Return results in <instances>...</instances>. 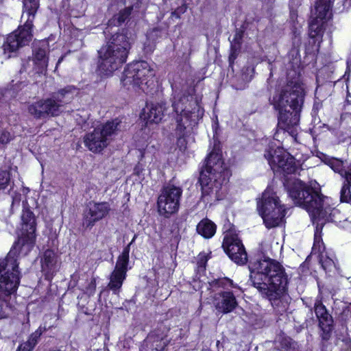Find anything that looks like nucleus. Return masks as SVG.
Listing matches in <instances>:
<instances>
[{"mask_svg":"<svg viewBox=\"0 0 351 351\" xmlns=\"http://www.w3.org/2000/svg\"><path fill=\"white\" fill-rule=\"evenodd\" d=\"M250 268L254 287L271 302L278 312H285L288 307L285 293L288 278L283 266L274 259L264 258L252 263Z\"/></svg>","mask_w":351,"mask_h":351,"instance_id":"1","label":"nucleus"},{"mask_svg":"<svg viewBox=\"0 0 351 351\" xmlns=\"http://www.w3.org/2000/svg\"><path fill=\"white\" fill-rule=\"evenodd\" d=\"M289 193L294 203L306 209L313 223H316L313 251L318 247V251L321 252L319 232L326 222L332 220L335 210L330 204V199L322 195L319 188L310 186L300 180L293 182Z\"/></svg>","mask_w":351,"mask_h":351,"instance_id":"2","label":"nucleus"},{"mask_svg":"<svg viewBox=\"0 0 351 351\" xmlns=\"http://www.w3.org/2000/svg\"><path fill=\"white\" fill-rule=\"evenodd\" d=\"M304 95L302 85L298 82H290L270 100L274 108L279 110L278 127L287 131L295 139Z\"/></svg>","mask_w":351,"mask_h":351,"instance_id":"3","label":"nucleus"},{"mask_svg":"<svg viewBox=\"0 0 351 351\" xmlns=\"http://www.w3.org/2000/svg\"><path fill=\"white\" fill-rule=\"evenodd\" d=\"M133 42L132 35L124 30L112 35L98 51L99 72L108 76L117 70L126 62Z\"/></svg>","mask_w":351,"mask_h":351,"instance_id":"4","label":"nucleus"},{"mask_svg":"<svg viewBox=\"0 0 351 351\" xmlns=\"http://www.w3.org/2000/svg\"><path fill=\"white\" fill-rule=\"evenodd\" d=\"M200 101L199 97L190 92H175L172 108L176 113V131L180 136H183L187 128L196 125L202 118L204 110Z\"/></svg>","mask_w":351,"mask_h":351,"instance_id":"5","label":"nucleus"},{"mask_svg":"<svg viewBox=\"0 0 351 351\" xmlns=\"http://www.w3.org/2000/svg\"><path fill=\"white\" fill-rule=\"evenodd\" d=\"M38 7L39 0H23V12L21 16L23 25L7 37L2 47L3 54L7 58H11L19 49L31 42L33 21Z\"/></svg>","mask_w":351,"mask_h":351,"instance_id":"6","label":"nucleus"},{"mask_svg":"<svg viewBox=\"0 0 351 351\" xmlns=\"http://www.w3.org/2000/svg\"><path fill=\"white\" fill-rule=\"evenodd\" d=\"M230 176L229 171L224 165L221 154L214 149L206 159V164L202 169L199 182L203 195L219 191Z\"/></svg>","mask_w":351,"mask_h":351,"instance_id":"7","label":"nucleus"},{"mask_svg":"<svg viewBox=\"0 0 351 351\" xmlns=\"http://www.w3.org/2000/svg\"><path fill=\"white\" fill-rule=\"evenodd\" d=\"M75 90V87L71 86L62 88L51 97L42 99L30 104L28 112L38 119L58 116L63 110L64 104L70 102L73 99Z\"/></svg>","mask_w":351,"mask_h":351,"instance_id":"8","label":"nucleus"},{"mask_svg":"<svg viewBox=\"0 0 351 351\" xmlns=\"http://www.w3.org/2000/svg\"><path fill=\"white\" fill-rule=\"evenodd\" d=\"M14 250H11L5 258L0 260V300L7 301L20 283L19 263Z\"/></svg>","mask_w":351,"mask_h":351,"instance_id":"9","label":"nucleus"},{"mask_svg":"<svg viewBox=\"0 0 351 351\" xmlns=\"http://www.w3.org/2000/svg\"><path fill=\"white\" fill-rule=\"evenodd\" d=\"M257 208L267 228L280 225L285 216V209L280 204L278 197L270 189H266L257 203Z\"/></svg>","mask_w":351,"mask_h":351,"instance_id":"10","label":"nucleus"},{"mask_svg":"<svg viewBox=\"0 0 351 351\" xmlns=\"http://www.w3.org/2000/svg\"><path fill=\"white\" fill-rule=\"evenodd\" d=\"M154 71L145 61L129 64L125 69L121 82L124 86L133 85L144 92H147L154 86Z\"/></svg>","mask_w":351,"mask_h":351,"instance_id":"11","label":"nucleus"},{"mask_svg":"<svg viewBox=\"0 0 351 351\" xmlns=\"http://www.w3.org/2000/svg\"><path fill=\"white\" fill-rule=\"evenodd\" d=\"M121 121L114 119L106 123L100 124L84 136V144L93 152H100L106 147L112 139V136L119 130Z\"/></svg>","mask_w":351,"mask_h":351,"instance_id":"12","label":"nucleus"},{"mask_svg":"<svg viewBox=\"0 0 351 351\" xmlns=\"http://www.w3.org/2000/svg\"><path fill=\"white\" fill-rule=\"evenodd\" d=\"M182 189L179 186L169 184L165 186L158 197V211L160 215L169 217L177 213L180 207V202Z\"/></svg>","mask_w":351,"mask_h":351,"instance_id":"13","label":"nucleus"},{"mask_svg":"<svg viewBox=\"0 0 351 351\" xmlns=\"http://www.w3.org/2000/svg\"><path fill=\"white\" fill-rule=\"evenodd\" d=\"M265 157L274 172L291 174L295 171L294 158L282 148L278 147L274 150H268Z\"/></svg>","mask_w":351,"mask_h":351,"instance_id":"14","label":"nucleus"},{"mask_svg":"<svg viewBox=\"0 0 351 351\" xmlns=\"http://www.w3.org/2000/svg\"><path fill=\"white\" fill-rule=\"evenodd\" d=\"M133 241L134 239L124 247L122 253L118 256L114 269L110 276V281L108 287L115 294L119 293L123 282L126 278L130 245Z\"/></svg>","mask_w":351,"mask_h":351,"instance_id":"15","label":"nucleus"},{"mask_svg":"<svg viewBox=\"0 0 351 351\" xmlns=\"http://www.w3.org/2000/svg\"><path fill=\"white\" fill-rule=\"evenodd\" d=\"M22 228L21 236L14 244V249L16 252L21 246L27 245L32 246L35 241L36 222L34 213L28 208L23 206L21 215Z\"/></svg>","mask_w":351,"mask_h":351,"instance_id":"16","label":"nucleus"},{"mask_svg":"<svg viewBox=\"0 0 351 351\" xmlns=\"http://www.w3.org/2000/svg\"><path fill=\"white\" fill-rule=\"evenodd\" d=\"M230 258L238 265H244L247 261L245 249L237 235L227 234L222 245Z\"/></svg>","mask_w":351,"mask_h":351,"instance_id":"17","label":"nucleus"},{"mask_svg":"<svg viewBox=\"0 0 351 351\" xmlns=\"http://www.w3.org/2000/svg\"><path fill=\"white\" fill-rule=\"evenodd\" d=\"M110 210V206L108 202H89L83 214V226L91 228L96 222L105 218Z\"/></svg>","mask_w":351,"mask_h":351,"instance_id":"18","label":"nucleus"},{"mask_svg":"<svg viewBox=\"0 0 351 351\" xmlns=\"http://www.w3.org/2000/svg\"><path fill=\"white\" fill-rule=\"evenodd\" d=\"M49 44L46 40L35 42L33 46L34 70L38 74H45L48 66Z\"/></svg>","mask_w":351,"mask_h":351,"instance_id":"19","label":"nucleus"},{"mask_svg":"<svg viewBox=\"0 0 351 351\" xmlns=\"http://www.w3.org/2000/svg\"><path fill=\"white\" fill-rule=\"evenodd\" d=\"M213 305L217 312L227 314L232 312L238 306L236 297L232 291H223L213 296Z\"/></svg>","mask_w":351,"mask_h":351,"instance_id":"20","label":"nucleus"},{"mask_svg":"<svg viewBox=\"0 0 351 351\" xmlns=\"http://www.w3.org/2000/svg\"><path fill=\"white\" fill-rule=\"evenodd\" d=\"M314 309L319 320V325L323 331L322 338L328 339L333 328L332 317L320 301L315 302Z\"/></svg>","mask_w":351,"mask_h":351,"instance_id":"21","label":"nucleus"},{"mask_svg":"<svg viewBox=\"0 0 351 351\" xmlns=\"http://www.w3.org/2000/svg\"><path fill=\"white\" fill-rule=\"evenodd\" d=\"M57 255L51 250L45 251L41 258L42 271L46 275L53 274L57 269Z\"/></svg>","mask_w":351,"mask_h":351,"instance_id":"22","label":"nucleus"},{"mask_svg":"<svg viewBox=\"0 0 351 351\" xmlns=\"http://www.w3.org/2000/svg\"><path fill=\"white\" fill-rule=\"evenodd\" d=\"M333 0H317L315 4V12L317 19L329 20L332 18V5Z\"/></svg>","mask_w":351,"mask_h":351,"instance_id":"23","label":"nucleus"},{"mask_svg":"<svg viewBox=\"0 0 351 351\" xmlns=\"http://www.w3.org/2000/svg\"><path fill=\"white\" fill-rule=\"evenodd\" d=\"M165 109V104L162 103L152 105L147 112L145 119L147 122L158 123L162 120Z\"/></svg>","mask_w":351,"mask_h":351,"instance_id":"24","label":"nucleus"},{"mask_svg":"<svg viewBox=\"0 0 351 351\" xmlns=\"http://www.w3.org/2000/svg\"><path fill=\"white\" fill-rule=\"evenodd\" d=\"M198 234L206 239L211 238L215 233V224L208 219H202L196 228Z\"/></svg>","mask_w":351,"mask_h":351,"instance_id":"25","label":"nucleus"},{"mask_svg":"<svg viewBox=\"0 0 351 351\" xmlns=\"http://www.w3.org/2000/svg\"><path fill=\"white\" fill-rule=\"evenodd\" d=\"M42 334V330L39 328L32 333L28 339L20 344L16 351H32L38 342V339Z\"/></svg>","mask_w":351,"mask_h":351,"instance_id":"26","label":"nucleus"},{"mask_svg":"<svg viewBox=\"0 0 351 351\" xmlns=\"http://www.w3.org/2000/svg\"><path fill=\"white\" fill-rule=\"evenodd\" d=\"M132 10V7H128L121 10L117 15H114L113 16L111 21L112 23H113L114 25H119L121 23H124L125 21L131 14Z\"/></svg>","mask_w":351,"mask_h":351,"instance_id":"27","label":"nucleus"},{"mask_svg":"<svg viewBox=\"0 0 351 351\" xmlns=\"http://www.w3.org/2000/svg\"><path fill=\"white\" fill-rule=\"evenodd\" d=\"M145 346L152 348V351H161L164 345L161 343V340L154 337L153 335H150L145 340Z\"/></svg>","mask_w":351,"mask_h":351,"instance_id":"28","label":"nucleus"},{"mask_svg":"<svg viewBox=\"0 0 351 351\" xmlns=\"http://www.w3.org/2000/svg\"><path fill=\"white\" fill-rule=\"evenodd\" d=\"M326 164L335 171L338 172L341 176L347 170L344 169L343 162L339 159L332 158L327 160Z\"/></svg>","mask_w":351,"mask_h":351,"instance_id":"29","label":"nucleus"},{"mask_svg":"<svg viewBox=\"0 0 351 351\" xmlns=\"http://www.w3.org/2000/svg\"><path fill=\"white\" fill-rule=\"evenodd\" d=\"M309 29L311 37L318 36L322 29V21L317 18L313 19L309 23Z\"/></svg>","mask_w":351,"mask_h":351,"instance_id":"30","label":"nucleus"},{"mask_svg":"<svg viewBox=\"0 0 351 351\" xmlns=\"http://www.w3.org/2000/svg\"><path fill=\"white\" fill-rule=\"evenodd\" d=\"M319 258V263L326 271H330L332 268L335 267L334 261L332 258L328 257L326 254H324L323 252H320Z\"/></svg>","mask_w":351,"mask_h":351,"instance_id":"31","label":"nucleus"},{"mask_svg":"<svg viewBox=\"0 0 351 351\" xmlns=\"http://www.w3.org/2000/svg\"><path fill=\"white\" fill-rule=\"evenodd\" d=\"M340 199L342 202H349L351 200V193L348 184H345L340 192Z\"/></svg>","mask_w":351,"mask_h":351,"instance_id":"32","label":"nucleus"},{"mask_svg":"<svg viewBox=\"0 0 351 351\" xmlns=\"http://www.w3.org/2000/svg\"><path fill=\"white\" fill-rule=\"evenodd\" d=\"M10 182V174L8 171L0 172V190L7 187Z\"/></svg>","mask_w":351,"mask_h":351,"instance_id":"33","label":"nucleus"},{"mask_svg":"<svg viewBox=\"0 0 351 351\" xmlns=\"http://www.w3.org/2000/svg\"><path fill=\"white\" fill-rule=\"evenodd\" d=\"M241 49V47L237 45H232L230 47V53L229 56V60L230 62H234V60L237 58V55L239 54Z\"/></svg>","mask_w":351,"mask_h":351,"instance_id":"34","label":"nucleus"},{"mask_svg":"<svg viewBox=\"0 0 351 351\" xmlns=\"http://www.w3.org/2000/svg\"><path fill=\"white\" fill-rule=\"evenodd\" d=\"M216 285H217L219 287H221L224 289H227L229 287H234V284L232 280L229 278H223L221 280H218L216 282Z\"/></svg>","mask_w":351,"mask_h":351,"instance_id":"35","label":"nucleus"},{"mask_svg":"<svg viewBox=\"0 0 351 351\" xmlns=\"http://www.w3.org/2000/svg\"><path fill=\"white\" fill-rule=\"evenodd\" d=\"M11 139L10 134L8 132L0 130V143L2 145L8 143Z\"/></svg>","mask_w":351,"mask_h":351,"instance_id":"36","label":"nucleus"},{"mask_svg":"<svg viewBox=\"0 0 351 351\" xmlns=\"http://www.w3.org/2000/svg\"><path fill=\"white\" fill-rule=\"evenodd\" d=\"M243 37V33L240 31H238L234 34L233 40L231 42L232 45L238 44L240 47L241 46V40Z\"/></svg>","mask_w":351,"mask_h":351,"instance_id":"37","label":"nucleus"},{"mask_svg":"<svg viewBox=\"0 0 351 351\" xmlns=\"http://www.w3.org/2000/svg\"><path fill=\"white\" fill-rule=\"evenodd\" d=\"M186 11V8H180L177 10L173 11L171 13L173 16H176L177 18H180V14L184 13Z\"/></svg>","mask_w":351,"mask_h":351,"instance_id":"38","label":"nucleus"},{"mask_svg":"<svg viewBox=\"0 0 351 351\" xmlns=\"http://www.w3.org/2000/svg\"><path fill=\"white\" fill-rule=\"evenodd\" d=\"M96 284H95V280L92 279L91 282L89 285V289H90V293H93L95 289Z\"/></svg>","mask_w":351,"mask_h":351,"instance_id":"39","label":"nucleus"},{"mask_svg":"<svg viewBox=\"0 0 351 351\" xmlns=\"http://www.w3.org/2000/svg\"><path fill=\"white\" fill-rule=\"evenodd\" d=\"M250 81V80H247L245 82H244L243 84H240V85H235L236 86V88L237 89H243L245 88L246 86V84L247 82H248Z\"/></svg>","mask_w":351,"mask_h":351,"instance_id":"40","label":"nucleus"},{"mask_svg":"<svg viewBox=\"0 0 351 351\" xmlns=\"http://www.w3.org/2000/svg\"><path fill=\"white\" fill-rule=\"evenodd\" d=\"M206 261H204L203 258L202 257H200V262H199V264L201 265H204L205 263H206Z\"/></svg>","mask_w":351,"mask_h":351,"instance_id":"41","label":"nucleus"},{"mask_svg":"<svg viewBox=\"0 0 351 351\" xmlns=\"http://www.w3.org/2000/svg\"><path fill=\"white\" fill-rule=\"evenodd\" d=\"M16 199H14L13 202H12V206L14 205V202H15Z\"/></svg>","mask_w":351,"mask_h":351,"instance_id":"42","label":"nucleus"}]
</instances>
